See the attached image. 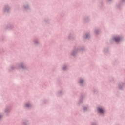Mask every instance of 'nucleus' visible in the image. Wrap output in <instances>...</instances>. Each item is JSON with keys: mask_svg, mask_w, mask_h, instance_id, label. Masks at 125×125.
Wrapping results in <instances>:
<instances>
[{"mask_svg": "<svg viewBox=\"0 0 125 125\" xmlns=\"http://www.w3.org/2000/svg\"><path fill=\"white\" fill-rule=\"evenodd\" d=\"M98 110L101 114H103L104 112V110L102 109V108H98Z\"/></svg>", "mask_w": 125, "mask_h": 125, "instance_id": "1", "label": "nucleus"}, {"mask_svg": "<svg viewBox=\"0 0 125 125\" xmlns=\"http://www.w3.org/2000/svg\"><path fill=\"white\" fill-rule=\"evenodd\" d=\"M120 39L119 37L114 38V40L115 41V42H119V41H120Z\"/></svg>", "mask_w": 125, "mask_h": 125, "instance_id": "2", "label": "nucleus"}, {"mask_svg": "<svg viewBox=\"0 0 125 125\" xmlns=\"http://www.w3.org/2000/svg\"><path fill=\"white\" fill-rule=\"evenodd\" d=\"M29 106H30V104H26V107H29Z\"/></svg>", "mask_w": 125, "mask_h": 125, "instance_id": "4", "label": "nucleus"}, {"mask_svg": "<svg viewBox=\"0 0 125 125\" xmlns=\"http://www.w3.org/2000/svg\"><path fill=\"white\" fill-rule=\"evenodd\" d=\"M80 83H83V80H80Z\"/></svg>", "mask_w": 125, "mask_h": 125, "instance_id": "3", "label": "nucleus"}, {"mask_svg": "<svg viewBox=\"0 0 125 125\" xmlns=\"http://www.w3.org/2000/svg\"><path fill=\"white\" fill-rule=\"evenodd\" d=\"M86 38H88V36H86Z\"/></svg>", "mask_w": 125, "mask_h": 125, "instance_id": "5", "label": "nucleus"}, {"mask_svg": "<svg viewBox=\"0 0 125 125\" xmlns=\"http://www.w3.org/2000/svg\"><path fill=\"white\" fill-rule=\"evenodd\" d=\"M0 118H1V116L0 115Z\"/></svg>", "mask_w": 125, "mask_h": 125, "instance_id": "6", "label": "nucleus"}]
</instances>
